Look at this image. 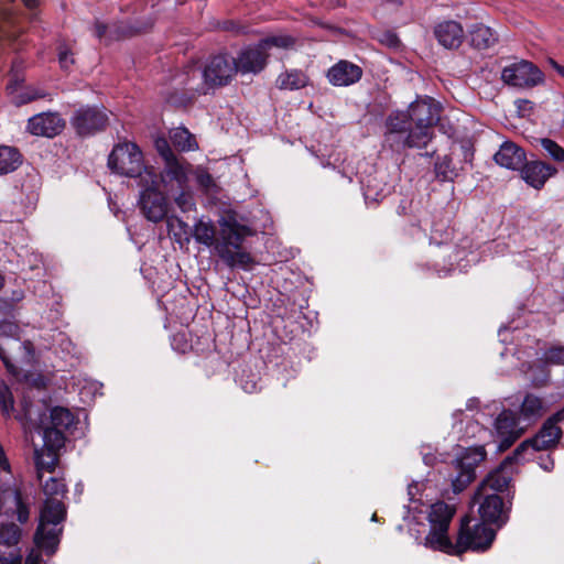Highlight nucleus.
<instances>
[{"instance_id":"obj_1","label":"nucleus","mask_w":564,"mask_h":564,"mask_svg":"<svg viewBox=\"0 0 564 564\" xmlns=\"http://www.w3.org/2000/svg\"><path fill=\"white\" fill-rule=\"evenodd\" d=\"M453 516L454 509L443 501L431 506L430 532L422 542L425 547L449 555H459L466 551L485 552L491 546L496 531L469 516L462 518L456 542L453 543L448 535Z\"/></svg>"},{"instance_id":"obj_2","label":"nucleus","mask_w":564,"mask_h":564,"mask_svg":"<svg viewBox=\"0 0 564 564\" xmlns=\"http://www.w3.org/2000/svg\"><path fill=\"white\" fill-rule=\"evenodd\" d=\"M219 231L210 220L199 219L193 229L196 242L208 248H214L215 253L229 268H238L245 271L251 270L254 259L242 243L252 234L250 227L240 224L235 215L223 216L218 220Z\"/></svg>"},{"instance_id":"obj_3","label":"nucleus","mask_w":564,"mask_h":564,"mask_svg":"<svg viewBox=\"0 0 564 564\" xmlns=\"http://www.w3.org/2000/svg\"><path fill=\"white\" fill-rule=\"evenodd\" d=\"M33 388L22 389L21 399L15 404L14 395L8 384L0 380V411L7 417H14L25 431L42 433L43 446L58 452L65 444V432L47 424V406L43 402H33Z\"/></svg>"},{"instance_id":"obj_4","label":"nucleus","mask_w":564,"mask_h":564,"mask_svg":"<svg viewBox=\"0 0 564 564\" xmlns=\"http://www.w3.org/2000/svg\"><path fill=\"white\" fill-rule=\"evenodd\" d=\"M43 491L46 499L41 509L33 541L37 549L51 556L57 551L63 532L66 507L62 499L65 497L67 488L62 478L50 477L43 484Z\"/></svg>"},{"instance_id":"obj_5","label":"nucleus","mask_w":564,"mask_h":564,"mask_svg":"<svg viewBox=\"0 0 564 564\" xmlns=\"http://www.w3.org/2000/svg\"><path fill=\"white\" fill-rule=\"evenodd\" d=\"M293 44V37L289 35H276L265 37L253 46L245 47L239 52L236 58H232L236 73L242 75L258 74L264 68L269 56L268 51L271 47L288 48Z\"/></svg>"},{"instance_id":"obj_6","label":"nucleus","mask_w":564,"mask_h":564,"mask_svg":"<svg viewBox=\"0 0 564 564\" xmlns=\"http://www.w3.org/2000/svg\"><path fill=\"white\" fill-rule=\"evenodd\" d=\"M108 167L121 176L137 177L139 182H142V175L147 171H154L153 167L144 165L140 148L128 141L120 142L112 148L108 156Z\"/></svg>"},{"instance_id":"obj_7","label":"nucleus","mask_w":564,"mask_h":564,"mask_svg":"<svg viewBox=\"0 0 564 564\" xmlns=\"http://www.w3.org/2000/svg\"><path fill=\"white\" fill-rule=\"evenodd\" d=\"M564 422V409H560L547 417L536 434L523 441L514 451L517 459H524L523 453L534 451H550L557 447L563 437V430L560 426Z\"/></svg>"},{"instance_id":"obj_8","label":"nucleus","mask_w":564,"mask_h":564,"mask_svg":"<svg viewBox=\"0 0 564 564\" xmlns=\"http://www.w3.org/2000/svg\"><path fill=\"white\" fill-rule=\"evenodd\" d=\"M139 206L143 215L153 223L161 221L167 213V203L164 195L158 189L159 180L155 171H147L142 175Z\"/></svg>"},{"instance_id":"obj_9","label":"nucleus","mask_w":564,"mask_h":564,"mask_svg":"<svg viewBox=\"0 0 564 564\" xmlns=\"http://www.w3.org/2000/svg\"><path fill=\"white\" fill-rule=\"evenodd\" d=\"M501 80L514 88L530 89L544 82V75L533 63L521 59L505 66Z\"/></svg>"},{"instance_id":"obj_10","label":"nucleus","mask_w":564,"mask_h":564,"mask_svg":"<svg viewBox=\"0 0 564 564\" xmlns=\"http://www.w3.org/2000/svg\"><path fill=\"white\" fill-rule=\"evenodd\" d=\"M236 74L234 59L217 55L209 59L202 72L203 84L196 91L206 94L208 89L227 85Z\"/></svg>"},{"instance_id":"obj_11","label":"nucleus","mask_w":564,"mask_h":564,"mask_svg":"<svg viewBox=\"0 0 564 564\" xmlns=\"http://www.w3.org/2000/svg\"><path fill=\"white\" fill-rule=\"evenodd\" d=\"M108 120V115L104 108L85 106L74 112L70 123L79 135L87 137L104 130Z\"/></svg>"},{"instance_id":"obj_12","label":"nucleus","mask_w":564,"mask_h":564,"mask_svg":"<svg viewBox=\"0 0 564 564\" xmlns=\"http://www.w3.org/2000/svg\"><path fill=\"white\" fill-rule=\"evenodd\" d=\"M17 520L23 524L30 517L29 498L24 496L18 487H7L0 489V517Z\"/></svg>"},{"instance_id":"obj_13","label":"nucleus","mask_w":564,"mask_h":564,"mask_svg":"<svg viewBox=\"0 0 564 564\" xmlns=\"http://www.w3.org/2000/svg\"><path fill=\"white\" fill-rule=\"evenodd\" d=\"M474 499L479 503L478 512L484 523H492L501 528L509 520V507L497 494L475 492Z\"/></svg>"},{"instance_id":"obj_14","label":"nucleus","mask_w":564,"mask_h":564,"mask_svg":"<svg viewBox=\"0 0 564 564\" xmlns=\"http://www.w3.org/2000/svg\"><path fill=\"white\" fill-rule=\"evenodd\" d=\"M21 539L22 529L18 524L0 522V564H21Z\"/></svg>"},{"instance_id":"obj_15","label":"nucleus","mask_w":564,"mask_h":564,"mask_svg":"<svg viewBox=\"0 0 564 564\" xmlns=\"http://www.w3.org/2000/svg\"><path fill=\"white\" fill-rule=\"evenodd\" d=\"M486 451L484 446L469 447L457 460L459 469L457 476L453 479V489L455 492L463 491L476 477L475 468L485 460Z\"/></svg>"},{"instance_id":"obj_16","label":"nucleus","mask_w":564,"mask_h":564,"mask_svg":"<svg viewBox=\"0 0 564 564\" xmlns=\"http://www.w3.org/2000/svg\"><path fill=\"white\" fill-rule=\"evenodd\" d=\"M65 128L64 119L57 112H42L28 120L26 129L33 135L54 138Z\"/></svg>"},{"instance_id":"obj_17","label":"nucleus","mask_w":564,"mask_h":564,"mask_svg":"<svg viewBox=\"0 0 564 564\" xmlns=\"http://www.w3.org/2000/svg\"><path fill=\"white\" fill-rule=\"evenodd\" d=\"M495 429L501 440L499 448L502 451L509 448L523 433V427L519 426L517 414L511 410H503L498 415Z\"/></svg>"},{"instance_id":"obj_18","label":"nucleus","mask_w":564,"mask_h":564,"mask_svg":"<svg viewBox=\"0 0 564 564\" xmlns=\"http://www.w3.org/2000/svg\"><path fill=\"white\" fill-rule=\"evenodd\" d=\"M440 105L430 98L411 104L408 113L411 123H414L416 127L432 129L440 119Z\"/></svg>"},{"instance_id":"obj_19","label":"nucleus","mask_w":564,"mask_h":564,"mask_svg":"<svg viewBox=\"0 0 564 564\" xmlns=\"http://www.w3.org/2000/svg\"><path fill=\"white\" fill-rule=\"evenodd\" d=\"M437 43L446 50H457L465 37L462 24L454 20H445L434 26Z\"/></svg>"},{"instance_id":"obj_20","label":"nucleus","mask_w":564,"mask_h":564,"mask_svg":"<svg viewBox=\"0 0 564 564\" xmlns=\"http://www.w3.org/2000/svg\"><path fill=\"white\" fill-rule=\"evenodd\" d=\"M326 76L333 86L345 87L359 82L362 76V69L351 62L341 59L328 69Z\"/></svg>"},{"instance_id":"obj_21","label":"nucleus","mask_w":564,"mask_h":564,"mask_svg":"<svg viewBox=\"0 0 564 564\" xmlns=\"http://www.w3.org/2000/svg\"><path fill=\"white\" fill-rule=\"evenodd\" d=\"M512 479L511 463L507 459L492 470L479 485L477 492L499 494L508 489Z\"/></svg>"},{"instance_id":"obj_22","label":"nucleus","mask_w":564,"mask_h":564,"mask_svg":"<svg viewBox=\"0 0 564 564\" xmlns=\"http://www.w3.org/2000/svg\"><path fill=\"white\" fill-rule=\"evenodd\" d=\"M520 171L522 178L536 189L543 187L547 178L556 173L555 167L541 161H525Z\"/></svg>"},{"instance_id":"obj_23","label":"nucleus","mask_w":564,"mask_h":564,"mask_svg":"<svg viewBox=\"0 0 564 564\" xmlns=\"http://www.w3.org/2000/svg\"><path fill=\"white\" fill-rule=\"evenodd\" d=\"M495 161L502 167L518 171L527 161L525 152L513 142H505L495 154Z\"/></svg>"},{"instance_id":"obj_24","label":"nucleus","mask_w":564,"mask_h":564,"mask_svg":"<svg viewBox=\"0 0 564 564\" xmlns=\"http://www.w3.org/2000/svg\"><path fill=\"white\" fill-rule=\"evenodd\" d=\"M191 165L186 162H181L174 158L165 162L164 171L161 174L162 182L167 186L170 182H175L178 188H184L188 183V170Z\"/></svg>"},{"instance_id":"obj_25","label":"nucleus","mask_w":564,"mask_h":564,"mask_svg":"<svg viewBox=\"0 0 564 564\" xmlns=\"http://www.w3.org/2000/svg\"><path fill=\"white\" fill-rule=\"evenodd\" d=\"M498 42L497 33L489 26L477 23L469 30V43L474 48L487 50Z\"/></svg>"},{"instance_id":"obj_26","label":"nucleus","mask_w":564,"mask_h":564,"mask_svg":"<svg viewBox=\"0 0 564 564\" xmlns=\"http://www.w3.org/2000/svg\"><path fill=\"white\" fill-rule=\"evenodd\" d=\"M137 32L131 26L124 24H112L108 26L100 21L95 22V35L99 40L105 39L106 42L118 41L127 36H131Z\"/></svg>"},{"instance_id":"obj_27","label":"nucleus","mask_w":564,"mask_h":564,"mask_svg":"<svg viewBox=\"0 0 564 564\" xmlns=\"http://www.w3.org/2000/svg\"><path fill=\"white\" fill-rule=\"evenodd\" d=\"M17 18L8 7H0V43L11 42L19 34Z\"/></svg>"},{"instance_id":"obj_28","label":"nucleus","mask_w":564,"mask_h":564,"mask_svg":"<svg viewBox=\"0 0 564 564\" xmlns=\"http://www.w3.org/2000/svg\"><path fill=\"white\" fill-rule=\"evenodd\" d=\"M276 83L280 89L295 90L306 87L310 79L304 72L291 69L280 74Z\"/></svg>"},{"instance_id":"obj_29","label":"nucleus","mask_w":564,"mask_h":564,"mask_svg":"<svg viewBox=\"0 0 564 564\" xmlns=\"http://www.w3.org/2000/svg\"><path fill=\"white\" fill-rule=\"evenodd\" d=\"M47 424L51 427L66 432L74 426L75 416L68 409L55 406L50 411V415H47Z\"/></svg>"},{"instance_id":"obj_30","label":"nucleus","mask_w":564,"mask_h":564,"mask_svg":"<svg viewBox=\"0 0 564 564\" xmlns=\"http://www.w3.org/2000/svg\"><path fill=\"white\" fill-rule=\"evenodd\" d=\"M37 478L42 481L43 471H54L58 462V453L47 448H36L34 453Z\"/></svg>"},{"instance_id":"obj_31","label":"nucleus","mask_w":564,"mask_h":564,"mask_svg":"<svg viewBox=\"0 0 564 564\" xmlns=\"http://www.w3.org/2000/svg\"><path fill=\"white\" fill-rule=\"evenodd\" d=\"M545 412V404L542 398L529 393L524 397L520 406V414L525 420H536Z\"/></svg>"},{"instance_id":"obj_32","label":"nucleus","mask_w":564,"mask_h":564,"mask_svg":"<svg viewBox=\"0 0 564 564\" xmlns=\"http://www.w3.org/2000/svg\"><path fill=\"white\" fill-rule=\"evenodd\" d=\"M432 139V129L410 126L406 135L402 139L405 147L409 148H423Z\"/></svg>"},{"instance_id":"obj_33","label":"nucleus","mask_w":564,"mask_h":564,"mask_svg":"<svg viewBox=\"0 0 564 564\" xmlns=\"http://www.w3.org/2000/svg\"><path fill=\"white\" fill-rule=\"evenodd\" d=\"M21 164L20 152L12 147H0V174H8L17 170Z\"/></svg>"},{"instance_id":"obj_34","label":"nucleus","mask_w":564,"mask_h":564,"mask_svg":"<svg viewBox=\"0 0 564 564\" xmlns=\"http://www.w3.org/2000/svg\"><path fill=\"white\" fill-rule=\"evenodd\" d=\"M387 137L391 135H403L408 132L411 126L409 113L397 112L390 115L387 119Z\"/></svg>"},{"instance_id":"obj_35","label":"nucleus","mask_w":564,"mask_h":564,"mask_svg":"<svg viewBox=\"0 0 564 564\" xmlns=\"http://www.w3.org/2000/svg\"><path fill=\"white\" fill-rule=\"evenodd\" d=\"M171 140L174 147L181 151H193L198 148L194 135L185 128H176L171 132Z\"/></svg>"},{"instance_id":"obj_36","label":"nucleus","mask_w":564,"mask_h":564,"mask_svg":"<svg viewBox=\"0 0 564 564\" xmlns=\"http://www.w3.org/2000/svg\"><path fill=\"white\" fill-rule=\"evenodd\" d=\"M167 232L178 243L188 242V225L181 218L171 216L166 220Z\"/></svg>"},{"instance_id":"obj_37","label":"nucleus","mask_w":564,"mask_h":564,"mask_svg":"<svg viewBox=\"0 0 564 564\" xmlns=\"http://www.w3.org/2000/svg\"><path fill=\"white\" fill-rule=\"evenodd\" d=\"M12 101L17 106L25 105L28 102H31L36 99H41L47 96L45 90L37 88V87H26L22 93L14 94L12 90Z\"/></svg>"},{"instance_id":"obj_38","label":"nucleus","mask_w":564,"mask_h":564,"mask_svg":"<svg viewBox=\"0 0 564 564\" xmlns=\"http://www.w3.org/2000/svg\"><path fill=\"white\" fill-rule=\"evenodd\" d=\"M434 170L436 177L443 182L453 181L457 175L455 169L452 166V159L447 155L438 159L435 162Z\"/></svg>"},{"instance_id":"obj_39","label":"nucleus","mask_w":564,"mask_h":564,"mask_svg":"<svg viewBox=\"0 0 564 564\" xmlns=\"http://www.w3.org/2000/svg\"><path fill=\"white\" fill-rule=\"evenodd\" d=\"M542 361L546 365H564V346L553 345L546 348L542 354Z\"/></svg>"},{"instance_id":"obj_40","label":"nucleus","mask_w":564,"mask_h":564,"mask_svg":"<svg viewBox=\"0 0 564 564\" xmlns=\"http://www.w3.org/2000/svg\"><path fill=\"white\" fill-rule=\"evenodd\" d=\"M174 202L184 213L195 208V199L193 193L188 191V186L180 188V193L174 197Z\"/></svg>"},{"instance_id":"obj_41","label":"nucleus","mask_w":564,"mask_h":564,"mask_svg":"<svg viewBox=\"0 0 564 564\" xmlns=\"http://www.w3.org/2000/svg\"><path fill=\"white\" fill-rule=\"evenodd\" d=\"M541 145L552 159L557 162L564 161V149L560 147L555 141L544 138L541 139Z\"/></svg>"},{"instance_id":"obj_42","label":"nucleus","mask_w":564,"mask_h":564,"mask_svg":"<svg viewBox=\"0 0 564 564\" xmlns=\"http://www.w3.org/2000/svg\"><path fill=\"white\" fill-rule=\"evenodd\" d=\"M74 54L65 44L58 46V63L65 70L74 64Z\"/></svg>"},{"instance_id":"obj_43","label":"nucleus","mask_w":564,"mask_h":564,"mask_svg":"<svg viewBox=\"0 0 564 564\" xmlns=\"http://www.w3.org/2000/svg\"><path fill=\"white\" fill-rule=\"evenodd\" d=\"M195 177L198 186L205 191H209L215 186L213 176L205 169H197Z\"/></svg>"},{"instance_id":"obj_44","label":"nucleus","mask_w":564,"mask_h":564,"mask_svg":"<svg viewBox=\"0 0 564 564\" xmlns=\"http://www.w3.org/2000/svg\"><path fill=\"white\" fill-rule=\"evenodd\" d=\"M400 6L401 2L399 0H379L376 14L383 18L386 14L397 11Z\"/></svg>"},{"instance_id":"obj_45","label":"nucleus","mask_w":564,"mask_h":564,"mask_svg":"<svg viewBox=\"0 0 564 564\" xmlns=\"http://www.w3.org/2000/svg\"><path fill=\"white\" fill-rule=\"evenodd\" d=\"M155 148L159 152V154L163 158L164 162H167L176 155L173 153L172 149L170 148L169 142L165 139H158L155 141Z\"/></svg>"},{"instance_id":"obj_46","label":"nucleus","mask_w":564,"mask_h":564,"mask_svg":"<svg viewBox=\"0 0 564 564\" xmlns=\"http://www.w3.org/2000/svg\"><path fill=\"white\" fill-rule=\"evenodd\" d=\"M41 552H44V551L37 549L36 546L34 549H32L31 552L26 556L25 564H42Z\"/></svg>"},{"instance_id":"obj_47","label":"nucleus","mask_w":564,"mask_h":564,"mask_svg":"<svg viewBox=\"0 0 564 564\" xmlns=\"http://www.w3.org/2000/svg\"><path fill=\"white\" fill-rule=\"evenodd\" d=\"M0 358L3 361L4 366L10 372L14 371V365L11 361V358L7 355L6 349L2 345H0Z\"/></svg>"},{"instance_id":"obj_48","label":"nucleus","mask_w":564,"mask_h":564,"mask_svg":"<svg viewBox=\"0 0 564 564\" xmlns=\"http://www.w3.org/2000/svg\"><path fill=\"white\" fill-rule=\"evenodd\" d=\"M517 106L520 110H524V109H528V108H531V101L528 100V99H519L517 100Z\"/></svg>"},{"instance_id":"obj_49","label":"nucleus","mask_w":564,"mask_h":564,"mask_svg":"<svg viewBox=\"0 0 564 564\" xmlns=\"http://www.w3.org/2000/svg\"><path fill=\"white\" fill-rule=\"evenodd\" d=\"M15 328H17V326H15L14 324H12V323H8V322H7V323L1 324V326H0V329H1L3 333H6V332H11L12 329H15Z\"/></svg>"},{"instance_id":"obj_50","label":"nucleus","mask_w":564,"mask_h":564,"mask_svg":"<svg viewBox=\"0 0 564 564\" xmlns=\"http://www.w3.org/2000/svg\"><path fill=\"white\" fill-rule=\"evenodd\" d=\"M28 9H34L39 6V0H22Z\"/></svg>"},{"instance_id":"obj_51","label":"nucleus","mask_w":564,"mask_h":564,"mask_svg":"<svg viewBox=\"0 0 564 564\" xmlns=\"http://www.w3.org/2000/svg\"><path fill=\"white\" fill-rule=\"evenodd\" d=\"M241 386H242V389L249 393H251L256 390V382H251V383L246 382L245 384L241 383Z\"/></svg>"},{"instance_id":"obj_52","label":"nucleus","mask_w":564,"mask_h":564,"mask_svg":"<svg viewBox=\"0 0 564 564\" xmlns=\"http://www.w3.org/2000/svg\"><path fill=\"white\" fill-rule=\"evenodd\" d=\"M553 466H554V462L552 459H550V457H547L546 463L541 464V467L545 470H552Z\"/></svg>"},{"instance_id":"obj_53","label":"nucleus","mask_w":564,"mask_h":564,"mask_svg":"<svg viewBox=\"0 0 564 564\" xmlns=\"http://www.w3.org/2000/svg\"><path fill=\"white\" fill-rule=\"evenodd\" d=\"M387 37L389 45L395 46L399 42L398 37L394 34H388Z\"/></svg>"},{"instance_id":"obj_54","label":"nucleus","mask_w":564,"mask_h":564,"mask_svg":"<svg viewBox=\"0 0 564 564\" xmlns=\"http://www.w3.org/2000/svg\"><path fill=\"white\" fill-rule=\"evenodd\" d=\"M198 74H199L198 69L195 68L194 66H191L188 73H187L188 79L198 76Z\"/></svg>"},{"instance_id":"obj_55","label":"nucleus","mask_w":564,"mask_h":564,"mask_svg":"<svg viewBox=\"0 0 564 564\" xmlns=\"http://www.w3.org/2000/svg\"><path fill=\"white\" fill-rule=\"evenodd\" d=\"M555 69L562 77H564V66L555 64Z\"/></svg>"},{"instance_id":"obj_56","label":"nucleus","mask_w":564,"mask_h":564,"mask_svg":"<svg viewBox=\"0 0 564 564\" xmlns=\"http://www.w3.org/2000/svg\"><path fill=\"white\" fill-rule=\"evenodd\" d=\"M413 488H415V486H412V485H410L408 488V494L411 498L413 497Z\"/></svg>"},{"instance_id":"obj_57","label":"nucleus","mask_w":564,"mask_h":564,"mask_svg":"<svg viewBox=\"0 0 564 564\" xmlns=\"http://www.w3.org/2000/svg\"><path fill=\"white\" fill-rule=\"evenodd\" d=\"M475 400H469L467 403L468 409H473Z\"/></svg>"},{"instance_id":"obj_58","label":"nucleus","mask_w":564,"mask_h":564,"mask_svg":"<svg viewBox=\"0 0 564 564\" xmlns=\"http://www.w3.org/2000/svg\"><path fill=\"white\" fill-rule=\"evenodd\" d=\"M365 195H366V198L370 197V187L369 186H367Z\"/></svg>"},{"instance_id":"obj_59","label":"nucleus","mask_w":564,"mask_h":564,"mask_svg":"<svg viewBox=\"0 0 564 564\" xmlns=\"http://www.w3.org/2000/svg\"><path fill=\"white\" fill-rule=\"evenodd\" d=\"M3 284V279L0 276V288L2 286Z\"/></svg>"},{"instance_id":"obj_60","label":"nucleus","mask_w":564,"mask_h":564,"mask_svg":"<svg viewBox=\"0 0 564 564\" xmlns=\"http://www.w3.org/2000/svg\"><path fill=\"white\" fill-rule=\"evenodd\" d=\"M562 409H564V406Z\"/></svg>"}]
</instances>
